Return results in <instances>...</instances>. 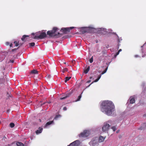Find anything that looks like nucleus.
<instances>
[{
    "label": "nucleus",
    "instance_id": "nucleus-1",
    "mask_svg": "<svg viewBox=\"0 0 146 146\" xmlns=\"http://www.w3.org/2000/svg\"><path fill=\"white\" fill-rule=\"evenodd\" d=\"M101 111L108 115H111L115 110V107L112 102L105 100L102 102L101 105Z\"/></svg>",
    "mask_w": 146,
    "mask_h": 146
},
{
    "label": "nucleus",
    "instance_id": "nucleus-2",
    "mask_svg": "<svg viewBox=\"0 0 146 146\" xmlns=\"http://www.w3.org/2000/svg\"><path fill=\"white\" fill-rule=\"evenodd\" d=\"M58 28L56 27H54L52 30L48 31L47 32V35L50 37L55 38L60 37L62 36V34L58 32L56 33Z\"/></svg>",
    "mask_w": 146,
    "mask_h": 146
},
{
    "label": "nucleus",
    "instance_id": "nucleus-3",
    "mask_svg": "<svg viewBox=\"0 0 146 146\" xmlns=\"http://www.w3.org/2000/svg\"><path fill=\"white\" fill-rule=\"evenodd\" d=\"M94 28H90V27H84L82 28V33L83 34H84L86 33H91L92 32Z\"/></svg>",
    "mask_w": 146,
    "mask_h": 146
},
{
    "label": "nucleus",
    "instance_id": "nucleus-4",
    "mask_svg": "<svg viewBox=\"0 0 146 146\" xmlns=\"http://www.w3.org/2000/svg\"><path fill=\"white\" fill-rule=\"evenodd\" d=\"M90 135L89 132L87 130H84L79 135L80 137H88Z\"/></svg>",
    "mask_w": 146,
    "mask_h": 146
},
{
    "label": "nucleus",
    "instance_id": "nucleus-5",
    "mask_svg": "<svg viewBox=\"0 0 146 146\" xmlns=\"http://www.w3.org/2000/svg\"><path fill=\"white\" fill-rule=\"evenodd\" d=\"M60 31L62 32L63 34H66L70 32V29L69 27L62 28L61 29Z\"/></svg>",
    "mask_w": 146,
    "mask_h": 146
},
{
    "label": "nucleus",
    "instance_id": "nucleus-6",
    "mask_svg": "<svg viewBox=\"0 0 146 146\" xmlns=\"http://www.w3.org/2000/svg\"><path fill=\"white\" fill-rule=\"evenodd\" d=\"M46 37V33L43 32H40V35L39 36H38V38H39V39H42Z\"/></svg>",
    "mask_w": 146,
    "mask_h": 146
},
{
    "label": "nucleus",
    "instance_id": "nucleus-7",
    "mask_svg": "<svg viewBox=\"0 0 146 146\" xmlns=\"http://www.w3.org/2000/svg\"><path fill=\"white\" fill-rule=\"evenodd\" d=\"M110 125L108 123H105L102 128V130L103 131H107L110 127Z\"/></svg>",
    "mask_w": 146,
    "mask_h": 146
},
{
    "label": "nucleus",
    "instance_id": "nucleus-8",
    "mask_svg": "<svg viewBox=\"0 0 146 146\" xmlns=\"http://www.w3.org/2000/svg\"><path fill=\"white\" fill-rule=\"evenodd\" d=\"M80 143V141L79 140H77L71 143L68 146H78Z\"/></svg>",
    "mask_w": 146,
    "mask_h": 146
},
{
    "label": "nucleus",
    "instance_id": "nucleus-9",
    "mask_svg": "<svg viewBox=\"0 0 146 146\" xmlns=\"http://www.w3.org/2000/svg\"><path fill=\"white\" fill-rule=\"evenodd\" d=\"M89 144L92 146H97L98 144V140H92L90 142Z\"/></svg>",
    "mask_w": 146,
    "mask_h": 146
},
{
    "label": "nucleus",
    "instance_id": "nucleus-10",
    "mask_svg": "<svg viewBox=\"0 0 146 146\" xmlns=\"http://www.w3.org/2000/svg\"><path fill=\"white\" fill-rule=\"evenodd\" d=\"M40 31L36 33H32L31 34V35H35L34 37H33V38L35 39H39V38H38V36H39L40 35Z\"/></svg>",
    "mask_w": 146,
    "mask_h": 146
},
{
    "label": "nucleus",
    "instance_id": "nucleus-11",
    "mask_svg": "<svg viewBox=\"0 0 146 146\" xmlns=\"http://www.w3.org/2000/svg\"><path fill=\"white\" fill-rule=\"evenodd\" d=\"M71 94V93L70 92L66 94L65 96L63 97L60 98V99L61 100L65 99L66 98H67L69 97L70 96Z\"/></svg>",
    "mask_w": 146,
    "mask_h": 146
},
{
    "label": "nucleus",
    "instance_id": "nucleus-12",
    "mask_svg": "<svg viewBox=\"0 0 146 146\" xmlns=\"http://www.w3.org/2000/svg\"><path fill=\"white\" fill-rule=\"evenodd\" d=\"M43 128L42 127H40L38 128V129L36 131V133L37 134L41 133L42 131Z\"/></svg>",
    "mask_w": 146,
    "mask_h": 146
},
{
    "label": "nucleus",
    "instance_id": "nucleus-13",
    "mask_svg": "<svg viewBox=\"0 0 146 146\" xmlns=\"http://www.w3.org/2000/svg\"><path fill=\"white\" fill-rule=\"evenodd\" d=\"M101 76V75H99V76H98V78L96 79L94 81H93L91 84H90L88 86V87L90 86L94 82H98L99 80L100 79Z\"/></svg>",
    "mask_w": 146,
    "mask_h": 146
},
{
    "label": "nucleus",
    "instance_id": "nucleus-14",
    "mask_svg": "<svg viewBox=\"0 0 146 146\" xmlns=\"http://www.w3.org/2000/svg\"><path fill=\"white\" fill-rule=\"evenodd\" d=\"M29 36V35H23V36L21 38V40L23 41H26V40L27 39L26 38V37H28Z\"/></svg>",
    "mask_w": 146,
    "mask_h": 146
},
{
    "label": "nucleus",
    "instance_id": "nucleus-15",
    "mask_svg": "<svg viewBox=\"0 0 146 146\" xmlns=\"http://www.w3.org/2000/svg\"><path fill=\"white\" fill-rule=\"evenodd\" d=\"M105 138V137H103L101 136H100L99 138V142H102L103 141H104Z\"/></svg>",
    "mask_w": 146,
    "mask_h": 146
},
{
    "label": "nucleus",
    "instance_id": "nucleus-16",
    "mask_svg": "<svg viewBox=\"0 0 146 146\" xmlns=\"http://www.w3.org/2000/svg\"><path fill=\"white\" fill-rule=\"evenodd\" d=\"M90 69V66H88L86 69H85L84 70V73L85 74H87L89 71Z\"/></svg>",
    "mask_w": 146,
    "mask_h": 146
},
{
    "label": "nucleus",
    "instance_id": "nucleus-17",
    "mask_svg": "<svg viewBox=\"0 0 146 146\" xmlns=\"http://www.w3.org/2000/svg\"><path fill=\"white\" fill-rule=\"evenodd\" d=\"M54 123V121H51L48 122L45 125V127H46V126L52 124V123Z\"/></svg>",
    "mask_w": 146,
    "mask_h": 146
},
{
    "label": "nucleus",
    "instance_id": "nucleus-18",
    "mask_svg": "<svg viewBox=\"0 0 146 146\" xmlns=\"http://www.w3.org/2000/svg\"><path fill=\"white\" fill-rule=\"evenodd\" d=\"M38 71L35 70H32L31 71V73L34 74H38Z\"/></svg>",
    "mask_w": 146,
    "mask_h": 146
},
{
    "label": "nucleus",
    "instance_id": "nucleus-19",
    "mask_svg": "<svg viewBox=\"0 0 146 146\" xmlns=\"http://www.w3.org/2000/svg\"><path fill=\"white\" fill-rule=\"evenodd\" d=\"M16 145L18 146H24V145L21 142H17L16 143Z\"/></svg>",
    "mask_w": 146,
    "mask_h": 146
},
{
    "label": "nucleus",
    "instance_id": "nucleus-20",
    "mask_svg": "<svg viewBox=\"0 0 146 146\" xmlns=\"http://www.w3.org/2000/svg\"><path fill=\"white\" fill-rule=\"evenodd\" d=\"M135 100L134 98H132L130 99V103L131 104H133L135 102Z\"/></svg>",
    "mask_w": 146,
    "mask_h": 146
},
{
    "label": "nucleus",
    "instance_id": "nucleus-21",
    "mask_svg": "<svg viewBox=\"0 0 146 146\" xmlns=\"http://www.w3.org/2000/svg\"><path fill=\"white\" fill-rule=\"evenodd\" d=\"M71 78V77H67L65 78L64 82L66 83Z\"/></svg>",
    "mask_w": 146,
    "mask_h": 146
},
{
    "label": "nucleus",
    "instance_id": "nucleus-22",
    "mask_svg": "<svg viewBox=\"0 0 146 146\" xmlns=\"http://www.w3.org/2000/svg\"><path fill=\"white\" fill-rule=\"evenodd\" d=\"M68 69L66 68H65L63 69L62 72L63 73H64L65 72H67Z\"/></svg>",
    "mask_w": 146,
    "mask_h": 146
},
{
    "label": "nucleus",
    "instance_id": "nucleus-23",
    "mask_svg": "<svg viewBox=\"0 0 146 146\" xmlns=\"http://www.w3.org/2000/svg\"><path fill=\"white\" fill-rule=\"evenodd\" d=\"M61 116L60 115H57L54 118V119H57L58 118L60 117Z\"/></svg>",
    "mask_w": 146,
    "mask_h": 146
},
{
    "label": "nucleus",
    "instance_id": "nucleus-24",
    "mask_svg": "<svg viewBox=\"0 0 146 146\" xmlns=\"http://www.w3.org/2000/svg\"><path fill=\"white\" fill-rule=\"evenodd\" d=\"M35 45V43L34 42H31L29 44V46H33Z\"/></svg>",
    "mask_w": 146,
    "mask_h": 146
},
{
    "label": "nucleus",
    "instance_id": "nucleus-25",
    "mask_svg": "<svg viewBox=\"0 0 146 146\" xmlns=\"http://www.w3.org/2000/svg\"><path fill=\"white\" fill-rule=\"evenodd\" d=\"M10 126L11 127L13 128L14 127L15 124L13 123H11L10 124Z\"/></svg>",
    "mask_w": 146,
    "mask_h": 146
},
{
    "label": "nucleus",
    "instance_id": "nucleus-26",
    "mask_svg": "<svg viewBox=\"0 0 146 146\" xmlns=\"http://www.w3.org/2000/svg\"><path fill=\"white\" fill-rule=\"evenodd\" d=\"M108 67H107L106 69H105V70H104L102 73L101 74H104L105 73H106L108 69Z\"/></svg>",
    "mask_w": 146,
    "mask_h": 146
},
{
    "label": "nucleus",
    "instance_id": "nucleus-27",
    "mask_svg": "<svg viewBox=\"0 0 146 146\" xmlns=\"http://www.w3.org/2000/svg\"><path fill=\"white\" fill-rule=\"evenodd\" d=\"M81 97H82L81 94H80V96H78V98L77 99L76 101H79L80 100V99H81Z\"/></svg>",
    "mask_w": 146,
    "mask_h": 146
},
{
    "label": "nucleus",
    "instance_id": "nucleus-28",
    "mask_svg": "<svg viewBox=\"0 0 146 146\" xmlns=\"http://www.w3.org/2000/svg\"><path fill=\"white\" fill-rule=\"evenodd\" d=\"M111 129H113V131H115L116 129V127L115 126H114L113 127H111Z\"/></svg>",
    "mask_w": 146,
    "mask_h": 146
},
{
    "label": "nucleus",
    "instance_id": "nucleus-29",
    "mask_svg": "<svg viewBox=\"0 0 146 146\" xmlns=\"http://www.w3.org/2000/svg\"><path fill=\"white\" fill-rule=\"evenodd\" d=\"M89 61L90 63H92L93 62V57L92 56L91 58L90 59Z\"/></svg>",
    "mask_w": 146,
    "mask_h": 146
},
{
    "label": "nucleus",
    "instance_id": "nucleus-30",
    "mask_svg": "<svg viewBox=\"0 0 146 146\" xmlns=\"http://www.w3.org/2000/svg\"><path fill=\"white\" fill-rule=\"evenodd\" d=\"M14 43L15 44V45L16 46H17L19 45V44L16 41H15L14 42Z\"/></svg>",
    "mask_w": 146,
    "mask_h": 146
},
{
    "label": "nucleus",
    "instance_id": "nucleus-31",
    "mask_svg": "<svg viewBox=\"0 0 146 146\" xmlns=\"http://www.w3.org/2000/svg\"><path fill=\"white\" fill-rule=\"evenodd\" d=\"M13 143H12L10 144H8L7 145H6L5 146H13Z\"/></svg>",
    "mask_w": 146,
    "mask_h": 146
},
{
    "label": "nucleus",
    "instance_id": "nucleus-32",
    "mask_svg": "<svg viewBox=\"0 0 146 146\" xmlns=\"http://www.w3.org/2000/svg\"><path fill=\"white\" fill-rule=\"evenodd\" d=\"M19 48V47H18ZM18 48H14V49H13L12 51V52H14L16 50H17L18 49Z\"/></svg>",
    "mask_w": 146,
    "mask_h": 146
},
{
    "label": "nucleus",
    "instance_id": "nucleus-33",
    "mask_svg": "<svg viewBox=\"0 0 146 146\" xmlns=\"http://www.w3.org/2000/svg\"><path fill=\"white\" fill-rule=\"evenodd\" d=\"M119 52L118 51L116 54L115 55V56H116L117 55H118L119 54Z\"/></svg>",
    "mask_w": 146,
    "mask_h": 146
},
{
    "label": "nucleus",
    "instance_id": "nucleus-34",
    "mask_svg": "<svg viewBox=\"0 0 146 146\" xmlns=\"http://www.w3.org/2000/svg\"><path fill=\"white\" fill-rule=\"evenodd\" d=\"M63 110L64 111L66 110H67V108L66 107H64L63 108Z\"/></svg>",
    "mask_w": 146,
    "mask_h": 146
},
{
    "label": "nucleus",
    "instance_id": "nucleus-35",
    "mask_svg": "<svg viewBox=\"0 0 146 146\" xmlns=\"http://www.w3.org/2000/svg\"><path fill=\"white\" fill-rule=\"evenodd\" d=\"M6 44L7 45H9L10 44V43L8 42H7L6 43Z\"/></svg>",
    "mask_w": 146,
    "mask_h": 146
},
{
    "label": "nucleus",
    "instance_id": "nucleus-36",
    "mask_svg": "<svg viewBox=\"0 0 146 146\" xmlns=\"http://www.w3.org/2000/svg\"><path fill=\"white\" fill-rule=\"evenodd\" d=\"M10 61L11 63H13L14 62V60H10Z\"/></svg>",
    "mask_w": 146,
    "mask_h": 146
},
{
    "label": "nucleus",
    "instance_id": "nucleus-37",
    "mask_svg": "<svg viewBox=\"0 0 146 146\" xmlns=\"http://www.w3.org/2000/svg\"><path fill=\"white\" fill-rule=\"evenodd\" d=\"M70 29V30L71 29H72L74 28V27H71L69 28Z\"/></svg>",
    "mask_w": 146,
    "mask_h": 146
},
{
    "label": "nucleus",
    "instance_id": "nucleus-38",
    "mask_svg": "<svg viewBox=\"0 0 146 146\" xmlns=\"http://www.w3.org/2000/svg\"><path fill=\"white\" fill-rule=\"evenodd\" d=\"M13 46V44L12 43H11L10 44V47H12Z\"/></svg>",
    "mask_w": 146,
    "mask_h": 146
},
{
    "label": "nucleus",
    "instance_id": "nucleus-39",
    "mask_svg": "<svg viewBox=\"0 0 146 146\" xmlns=\"http://www.w3.org/2000/svg\"><path fill=\"white\" fill-rule=\"evenodd\" d=\"M91 81L90 80H89L87 82V83H89L91 82Z\"/></svg>",
    "mask_w": 146,
    "mask_h": 146
},
{
    "label": "nucleus",
    "instance_id": "nucleus-40",
    "mask_svg": "<svg viewBox=\"0 0 146 146\" xmlns=\"http://www.w3.org/2000/svg\"><path fill=\"white\" fill-rule=\"evenodd\" d=\"M75 62V61L74 60H72V62L73 64Z\"/></svg>",
    "mask_w": 146,
    "mask_h": 146
},
{
    "label": "nucleus",
    "instance_id": "nucleus-41",
    "mask_svg": "<svg viewBox=\"0 0 146 146\" xmlns=\"http://www.w3.org/2000/svg\"><path fill=\"white\" fill-rule=\"evenodd\" d=\"M119 130H117V131H116V133H119Z\"/></svg>",
    "mask_w": 146,
    "mask_h": 146
},
{
    "label": "nucleus",
    "instance_id": "nucleus-42",
    "mask_svg": "<svg viewBox=\"0 0 146 146\" xmlns=\"http://www.w3.org/2000/svg\"><path fill=\"white\" fill-rule=\"evenodd\" d=\"M122 50L121 49H120L119 50H118V51L120 52H121V51Z\"/></svg>",
    "mask_w": 146,
    "mask_h": 146
},
{
    "label": "nucleus",
    "instance_id": "nucleus-43",
    "mask_svg": "<svg viewBox=\"0 0 146 146\" xmlns=\"http://www.w3.org/2000/svg\"><path fill=\"white\" fill-rule=\"evenodd\" d=\"M145 45H146V42L143 45V46H144Z\"/></svg>",
    "mask_w": 146,
    "mask_h": 146
},
{
    "label": "nucleus",
    "instance_id": "nucleus-44",
    "mask_svg": "<svg viewBox=\"0 0 146 146\" xmlns=\"http://www.w3.org/2000/svg\"><path fill=\"white\" fill-rule=\"evenodd\" d=\"M90 79H91L92 78V77H90Z\"/></svg>",
    "mask_w": 146,
    "mask_h": 146
},
{
    "label": "nucleus",
    "instance_id": "nucleus-45",
    "mask_svg": "<svg viewBox=\"0 0 146 146\" xmlns=\"http://www.w3.org/2000/svg\"><path fill=\"white\" fill-rule=\"evenodd\" d=\"M64 64H66V62H64Z\"/></svg>",
    "mask_w": 146,
    "mask_h": 146
},
{
    "label": "nucleus",
    "instance_id": "nucleus-46",
    "mask_svg": "<svg viewBox=\"0 0 146 146\" xmlns=\"http://www.w3.org/2000/svg\"><path fill=\"white\" fill-rule=\"evenodd\" d=\"M39 121H40V122L41 121V119H39Z\"/></svg>",
    "mask_w": 146,
    "mask_h": 146
},
{
    "label": "nucleus",
    "instance_id": "nucleus-47",
    "mask_svg": "<svg viewBox=\"0 0 146 146\" xmlns=\"http://www.w3.org/2000/svg\"><path fill=\"white\" fill-rule=\"evenodd\" d=\"M48 103H51V102H49Z\"/></svg>",
    "mask_w": 146,
    "mask_h": 146
},
{
    "label": "nucleus",
    "instance_id": "nucleus-48",
    "mask_svg": "<svg viewBox=\"0 0 146 146\" xmlns=\"http://www.w3.org/2000/svg\"><path fill=\"white\" fill-rule=\"evenodd\" d=\"M4 138H6L5 137L4 138H3V139H4Z\"/></svg>",
    "mask_w": 146,
    "mask_h": 146
},
{
    "label": "nucleus",
    "instance_id": "nucleus-49",
    "mask_svg": "<svg viewBox=\"0 0 146 146\" xmlns=\"http://www.w3.org/2000/svg\"><path fill=\"white\" fill-rule=\"evenodd\" d=\"M119 44H118V46H119Z\"/></svg>",
    "mask_w": 146,
    "mask_h": 146
},
{
    "label": "nucleus",
    "instance_id": "nucleus-50",
    "mask_svg": "<svg viewBox=\"0 0 146 146\" xmlns=\"http://www.w3.org/2000/svg\"><path fill=\"white\" fill-rule=\"evenodd\" d=\"M45 104V103H44L43 104Z\"/></svg>",
    "mask_w": 146,
    "mask_h": 146
},
{
    "label": "nucleus",
    "instance_id": "nucleus-51",
    "mask_svg": "<svg viewBox=\"0 0 146 146\" xmlns=\"http://www.w3.org/2000/svg\"><path fill=\"white\" fill-rule=\"evenodd\" d=\"M137 56V55H135V56L136 57Z\"/></svg>",
    "mask_w": 146,
    "mask_h": 146
},
{
    "label": "nucleus",
    "instance_id": "nucleus-52",
    "mask_svg": "<svg viewBox=\"0 0 146 146\" xmlns=\"http://www.w3.org/2000/svg\"><path fill=\"white\" fill-rule=\"evenodd\" d=\"M42 104H41V106H42Z\"/></svg>",
    "mask_w": 146,
    "mask_h": 146
}]
</instances>
